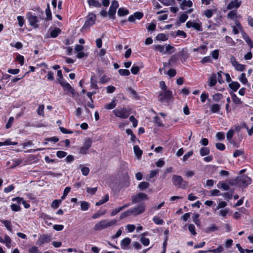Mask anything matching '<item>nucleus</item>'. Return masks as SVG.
<instances>
[{
	"mask_svg": "<svg viewBox=\"0 0 253 253\" xmlns=\"http://www.w3.org/2000/svg\"><path fill=\"white\" fill-rule=\"evenodd\" d=\"M158 100L162 104L168 106L173 100L172 92L171 90H160L157 96Z\"/></svg>",
	"mask_w": 253,
	"mask_h": 253,
	"instance_id": "1",
	"label": "nucleus"
},
{
	"mask_svg": "<svg viewBox=\"0 0 253 253\" xmlns=\"http://www.w3.org/2000/svg\"><path fill=\"white\" fill-rule=\"evenodd\" d=\"M117 220L116 219H104L97 223L94 226L95 231H100L105 228L113 226L116 224Z\"/></svg>",
	"mask_w": 253,
	"mask_h": 253,
	"instance_id": "2",
	"label": "nucleus"
},
{
	"mask_svg": "<svg viewBox=\"0 0 253 253\" xmlns=\"http://www.w3.org/2000/svg\"><path fill=\"white\" fill-rule=\"evenodd\" d=\"M172 182L175 186L178 188L185 189L188 186V182L183 180L182 177L178 175H173L171 178Z\"/></svg>",
	"mask_w": 253,
	"mask_h": 253,
	"instance_id": "3",
	"label": "nucleus"
},
{
	"mask_svg": "<svg viewBox=\"0 0 253 253\" xmlns=\"http://www.w3.org/2000/svg\"><path fill=\"white\" fill-rule=\"evenodd\" d=\"M113 112L117 117L124 119L127 118L130 114L129 110H127L124 107L117 108L114 110Z\"/></svg>",
	"mask_w": 253,
	"mask_h": 253,
	"instance_id": "4",
	"label": "nucleus"
},
{
	"mask_svg": "<svg viewBox=\"0 0 253 253\" xmlns=\"http://www.w3.org/2000/svg\"><path fill=\"white\" fill-rule=\"evenodd\" d=\"M236 183L240 186L246 187L251 182V178L247 175H240L237 177Z\"/></svg>",
	"mask_w": 253,
	"mask_h": 253,
	"instance_id": "5",
	"label": "nucleus"
},
{
	"mask_svg": "<svg viewBox=\"0 0 253 253\" xmlns=\"http://www.w3.org/2000/svg\"><path fill=\"white\" fill-rule=\"evenodd\" d=\"M92 141L90 138H86L84 143L82 147L79 149V153L81 154H86L87 153L88 150L91 146Z\"/></svg>",
	"mask_w": 253,
	"mask_h": 253,
	"instance_id": "6",
	"label": "nucleus"
},
{
	"mask_svg": "<svg viewBox=\"0 0 253 253\" xmlns=\"http://www.w3.org/2000/svg\"><path fill=\"white\" fill-rule=\"evenodd\" d=\"M230 62L232 65L235 68V70L238 71H243L245 70L246 65L240 64L236 60L235 57L231 55L230 57Z\"/></svg>",
	"mask_w": 253,
	"mask_h": 253,
	"instance_id": "7",
	"label": "nucleus"
},
{
	"mask_svg": "<svg viewBox=\"0 0 253 253\" xmlns=\"http://www.w3.org/2000/svg\"><path fill=\"white\" fill-rule=\"evenodd\" d=\"M118 7V2L116 0H113L108 11V15L110 18L115 19L116 10Z\"/></svg>",
	"mask_w": 253,
	"mask_h": 253,
	"instance_id": "8",
	"label": "nucleus"
},
{
	"mask_svg": "<svg viewBox=\"0 0 253 253\" xmlns=\"http://www.w3.org/2000/svg\"><path fill=\"white\" fill-rule=\"evenodd\" d=\"M28 20L32 26L35 28L39 27V20L37 16L29 12L27 14Z\"/></svg>",
	"mask_w": 253,
	"mask_h": 253,
	"instance_id": "9",
	"label": "nucleus"
},
{
	"mask_svg": "<svg viewBox=\"0 0 253 253\" xmlns=\"http://www.w3.org/2000/svg\"><path fill=\"white\" fill-rule=\"evenodd\" d=\"M96 20V15L93 13H89L87 17L86 21L84 25V28L89 27L93 25L95 23Z\"/></svg>",
	"mask_w": 253,
	"mask_h": 253,
	"instance_id": "10",
	"label": "nucleus"
},
{
	"mask_svg": "<svg viewBox=\"0 0 253 253\" xmlns=\"http://www.w3.org/2000/svg\"><path fill=\"white\" fill-rule=\"evenodd\" d=\"M145 199H147V195L144 193H139L133 195L131 200L133 203H136Z\"/></svg>",
	"mask_w": 253,
	"mask_h": 253,
	"instance_id": "11",
	"label": "nucleus"
},
{
	"mask_svg": "<svg viewBox=\"0 0 253 253\" xmlns=\"http://www.w3.org/2000/svg\"><path fill=\"white\" fill-rule=\"evenodd\" d=\"M145 210V207L144 205H141L137 207H135L129 209L131 214L138 215L143 213Z\"/></svg>",
	"mask_w": 253,
	"mask_h": 253,
	"instance_id": "12",
	"label": "nucleus"
},
{
	"mask_svg": "<svg viewBox=\"0 0 253 253\" xmlns=\"http://www.w3.org/2000/svg\"><path fill=\"white\" fill-rule=\"evenodd\" d=\"M51 240V238L50 236L46 235H42L39 237L37 240V243L40 245L42 246L44 244L47 243L49 242Z\"/></svg>",
	"mask_w": 253,
	"mask_h": 253,
	"instance_id": "13",
	"label": "nucleus"
},
{
	"mask_svg": "<svg viewBox=\"0 0 253 253\" xmlns=\"http://www.w3.org/2000/svg\"><path fill=\"white\" fill-rule=\"evenodd\" d=\"M60 84L62 86H63L65 90H66L68 92L74 94L75 93V91L72 87L70 85V84L67 83L64 80H60L59 81Z\"/></svg>",
	"mask_w": 253,
	"mask_h": 253,
	"instance_id": "14",
	"label": "nucleus"
},
{
	"mask_svg": "<svg viewBox=\"0 0 253 253\" xmlns=\"http://www.w3.org/2000/svg\"><path fill=\"white\" fill-rule=\"evenodd\" d=\"M241 1L238 0H232L227 6L228 9H237L241 4Z\"/></svg>",
	"mask_w": 253,
	"mask_h": 253,
	"instance_id": "15",
	"label": "nucleus"
},
{
	"mask_svg": "<svg viewBox=\"0 0 253 253\" xmlns=\"http://www.w3.org/2000/svg\"><path fill=\"white\" fill-rule=\"evenodd\" d=\"M143 14L140 12H136L133 15H131L128 17V20L129 22H134L135 19L140 20L142 18Z\"/></svg>",
	"mask_w": 253,
	"mask_h": 253,
	"instance_id": "16",
	"label": "nucleus"
},
{
	"mask_svg": "<svg viewBox=\"0 0 253 253\" xmlns=\"http://www.w3.org/2000/svg\"><path fill=\"white\" fill-rule=\"evenodd\" d=\"M217 83V75L216 74H212L211 76L209 78L208 84L210 87L214 86Z\"/></svg>",
	"mask_w": 253,
	"mask_h": 253,
	"instance_id": "17",
	"label": "nucleus"
},
{
	"mask_svg": "<svg viewBox=\"0 0 253 253\" xmlns=\"http://www.w3.org/2000/svg\"><path fill=\"white\" fill-rule=\"evenodd\" d=\"M193 5V2L190 0H183L180 3V8L182 10H185L186 7H191Z\"/></svg>",
	"mask_w": 253,
	"mask_h": 253,
	"instance_id": "18",
	"label": "nucleus"
},
{
	"mask_svg": "<svg viewBox=\"0 0 253 253\" xmlns=\"http://www.w3.org/2000/svg\"><path fill=\"white\" fill-rule=\"evenodd\" d=\"M0 243L5 244L6 246L10 248L11 247V240L8 235L4 236V239L0 236Z\"/></svg>",
	"mask_w": 253,
	"mask_h": 253,
	"instance_id": "19",
	"label": "nucleus"
},
{
	"mask_svg": "<svg viewBox=\"0 0 253 253\" xmlns=\"http://www.w3.org/2000/svg\"><path fill=\"white\" fill-rule=\"evenodd\" d=\"M131 239L128 237L123 239L121 242V246L122 249H126L128 245L130 244Z\"/></svg>",
	"mask_w": 253,
	"mask_h": 253,
	"instance_id": "20",
	"label": "nucleus"
},
{
	"mask_svg": "<svg viewBox=\"0 0 253 253\" xmlns=\"http://www.w3.org/2000/svg\"><path fill=\"white\" fill-rule=\"evenodd\" d=\"M221 108V106L218 104H212L210 107V111L212 113H218Z\"/></svg>",
	"mask_w": 253,
	"mask_h": 253,
	"instance_id": "21",
	"label": "nucleus"
},
{
	"mask_svg": "<svg viewBox=\"0 0 253 253\" xmlns=\"http://www.w3.org/2000/svg\"><path fill=\"white\" fill-rule=\"evenodd\" d=\"M90 87L91 88H93L95 89H97L98 88L97 84V81L96 80L95 76L94 74L91 76L90 78Z\"/></svg>",
	"mask_w": 253,
	"mask_h": 253,
	"instance_id": "22",
	"label": "nucleus"
},
{
	"mask_svg": "<svg viewBox=\"0 0 253 253\" xmlns=\"http://www.w3.org/2000/svg\"><path fill=\"white\" fill-rule=\"evenodd\" d=\"M166 45H162L160 44L155 45L154 46V49L156 51H158L161 52L162 54H166Z\"/></svg>",
	"mask_w": 253,
	"mask_h": 253,
	"instance_id": "23",
	"label": "nucleus"
},
{
	"mask_svg": "<svg viewBox=\"0 0 253 253\" xmlns=\"http://www.w3.org/2000/svg\"><path fill=\"white\" fill-rule=\"evenodd\" d=\"M230 95L231 96L233 102L235 104L240 105L242 104L243 102L241 101V99L239 98L235 93H230Z\"/></svg>",
	"mask_w": 253,
	"mask_h": 253,
	"instance_id": "24",
	"label": "nucleus"
},
{
	"mask_svg": "<svg viewBox=\"0 0 253 253\" xmlns=\"http://www.w3.org/2000/svg\"><path fill=\"white\" fill-rule=\"evenodd\" d=\"M229 86L234 91H236L239 88L240 84L237 82H232L229 84Z\"/></svg>",
	"mask_w": 253,
	"mask_h": 253,
	"instance_id": "25",
	"label": "nucleus"
},
{
	"mask_svg": "<svg viewBox=\"0 0 253 253\" xmlns=\"http://www.w3.org/2000/svg\"><path fill=\"white\" fill-rule=\"evenodd\" d=\"M150 184L148 182L143 181L140 182L138 185V188L141 190H144L147 189L149 187Z\"/></svg>",
	"mask_w": 253,
	"mask_h": 253,
	"instance_id": "26",
	"label": "nucleus"
},
{
	"mask_svg": "<svg viewBox=\"0 0 253 253\" xmlns=\"http://www.w3.org/2000/svg\"><path fill=\"white\" fill-rule=\"evenodd\" d=\"M210 150L208 147H202L200 150V154L201 156H205L210 154Z\"/></svg>",
	"mask_w": 253,
	"mask_h": 253,
	"instance_id": "27",
	"label": "nucleus"
},
{
	"mask_svg": "<svg viewBox=\"0 0 253 253\" xmlns=\"http://www.w3.org/2000/svg\"><path fill=\"white\" fill-rule=\"evenodd\" d=\"M60 33V29L58 28H56L50 32V37L51 38H55L57 37Z\"/></svg>",
	"mask_w": 253,
	"mask_h": 253,
	"instance_id": "28",
	"label": "nucleus"
},
{
	"mask_svg": "<svg viewBox=\"0 0 253 253\" xmlns=\"http://www.w3.org/2000/svg\"><path fill=\"white\" fill-rule=\"evenodd\" d=\"M89 208V204L86 201H81V210L82 211H86Z\"/></svg>",
	"mask_w": 253,
	"mask_h": 253,
	"instance_id": "29",
	"label": "nucleus"
},
{
	"mask_svg": "<svg viewBox=\"0 0 253 253\" xmlns=\"http://www.w3.org/2000/svg\"><path fill=\"white\" fill-rule=\"evenodd\" d=\"M217 187L219 188H221L224 190H227L230 188L229 185L228 184L221 181H220L217 184Z\"/></svg>",
	"mask_w": 253,
	"mask_h": 253,
	"instance_id": "30",
	"label": "nucleus"
},
{
	"mask_svg": "<svg viewBox=\"0 0 253 253\" xmlns=\"http://www.w3.org/2000/svg\"><path fill=\"white\" fill-rule=\"evenodd\" d=\"M129 13L128 10L125 8H120L118 11V15L122 16L127 15Z\"/></svg>",
	"mask_w": 253,
	"mask_h": 253,
	"instance_id": "31",
	"label": "nucleus"
},
{
	"mask_svg": "<svg viewBox=\"0 0 253 253\" xmlns=\"http://www.w3.org/2000/svg\"><path fill=\"white\" fill-rule=\"evenodd\" d=\"M133 150L135 155L137 156L138 158H140L142 154V150H140L138 145H135L133 147Z\"/></svg>",
	"mask_w": 253,
	"mask_h": 253,
	"instance_id": "32",
	"label": "nucleus"
},
{
	"mask_svg": "<svg viewBox=\"0 0 253 253\" xmlns=\"http://www.w3.org/2000/svg\"><path fill=\"white\" fill-rule=\"evenodd\" d=\"M88 3L90 6H93L95 7H100L101 4L96 0H88Z\"/></svg>",
	"mask_w": 253,
	"mask_h": 253,
	"instance_id": "33",
	"label": "nucleus"
},
{
	"mask_svg": "<svg viewBox=\"0 0 253 253\" xmlns=\"http://www.w3.org/2000/svg\"><path fill=\"white\" fill-rule=\"evenodd\" d=\"M165 49H166V54L167 53L169 54L174 52L175 50L174 47L169 44L166 45Z\"/></svg>",
	"mask_w": 253,
	"mask_h": 253,
	"instance_id": "34",
	"label": "nucleus"
},
{
	"mask_svg": "<svg viewBox=\"0 0 253 253\" xmlns=\"http://www.w3.org/2000/svg\"><path fill=\"white\" fill-rule=\"evenodd\" d=\"M109 200V195L108 194H106L105 196L100 200H99L98 202H96L95 204V205L97 206H100L104 203H106Z\"/></svg>",
	"mask_w": 253,
	"mask_h": 253,
	"instance_id": "35",
	"label": "nucleus"
},
{
	"mask_svg": "<svg viewBox=\"0 0 253 253\" xmlns=\"http://www.w3.org/2000/svg\"><path fill=\"white\" fill-rule=\"evenodd\" d=\"M1 222L4 225L6 229L11 232L12 231V227H11V222L9 220H2Z\"/></svg>",
	"mask_w": 253,
	"mask_h": 253,
	"instance_id": "36",
	"label": "nucleus"
},
{
	"mask_svg": "<svg viewBox=\"0 0 253 253\" xmlns=\"http://www.w3.org/2000/svg\"><path fill=\"white\" fill-rule=\"evenodd\" d=\"M158 41H166L168 39V36L164 34H159L156 37Z\"/></svg>",
	"mask_w": 253,
	"mask_h": 253,
	"instance_id": "37",
	"label": "nucleus"
},
{
	"mask_svg": "<svg viewBox=\"0 0 253 253\" xmlns=\"http://www.w3.org/2000/svg\"><path fill=\"white\" fill-rule=\"evenodd\" d=\"M199 52L201 54H205L208 50L207 46L206 45H202L198 47Z\"/></svg>",
	"mask_w": 253,
	"mask_h": 253,
	"instance_id": "38",
	"label": "nucleus"
},
{
	"mask_svg": "<svg viewBox=\"0 0 253 253\" xmlns=\"http://www.w3.org/2000/svg\"><path fill=\"white\" fill-rule=\"evenodd\" d=\"M79 167L81 169V171L83 175L86 176L88 174L89 172V169L88 168L86 167H83L81 165H80Z\"/></svg>",
	"mask_w": 253,
	"mask_h": 253,
	"instance_id": "39",
	"label": "nucleus"
},
{
	"mask_svg": "<svg viewBox=\"0 0 253 253\" xmlns=\"http://www.w3.org/2000/svg\"><path fill=\"white\" fill-rule=\"evenodd\" d=\"M45 13L46 15V19L48 20H50L52 19V15L51 12L49 8V3L47 5V8L45 9Z\"/></svg>",
	"mask_w": 253,
	"mask_h": 253,
	"instance_id": "40",
	"label": "nucleus"
},
{
	"mask_svg": "<svg viewBox=\"0 0 253 253\" xmlns=\"http://www.w3.org/2000/svg\"><path fill=\"white\" fill-rule=\"evenodd\" d=\"M214 10L213 9H207L205 10L204 12V14L208 18L211 17L214 12Z\"/></svg>",
	"mask_w": 253,
	"mask_h": 253,
	"instance_id": "41",
	"label": "nucleus"
},
{
	"mask_svg": "<svg viewBox=\"0 0 253 253\" xmlns=\"http://www.w3.org/2000/svg\"><path fill=\"white\" fill-rule=\"evenodd\" d=\"M239 80L244 84H246L248 82V80L246 77V74L242 73L239 77Z\"/></svg>",
	"mask_w": 253,
	"mask_h": 253,
	"instance_id": "42",
	"label": "nucleus"
},
{
	"mask_svg": "<svg viewBox=\"0 0 253 253\" xmlns=\"http://www.w3.org/2000/svg\"><path fill=\"white\" fill-rule=\"evenodd\" d=\"M141 243L145 246H147L149 245L150 240L148 238H145L144 236H141L140 239Z\"/></svg>",
	"mask_w": 253,
	"mask_h": 253,
	"instance_id": "43",
	"label": "nucleus"
},
{
	"mask_svg": "<svg viewBox=\"0 0 253 253\" xmlns=\"http://www.w3.org/2000/svg\"><path fill=\"white\" fill-rule=\"evenodd\" d=\"M223 97L222 94L217 93L212 95V99L215 102L219 101Z\"/></svg>",
	"mask_w": 253,
	"mask_h": 253,
	"instance_id": "44",
	"label": "nucleus"
},
{
	"mask_svg": "<svg viewBox=\"0 0 253 253\" xmlns=\"http://www.w3.org/2000/svg\"><path fill=\"white\" fill-rule=\"evenodd\" d=\"M199 214L198 213H194L193 216V221L197 225L200 226L201 222L199 219Z\"/></svg>",
	"mask_w": 253,
	"mask_h": 253,
	"instance_id": "45",
	"label": "nucleus"
},
{
	"mask_svg": "<svg viewBox=\"0 0 253 253\" xmlns=\"http://www.w3.org/2000/svg\"><path fill=\"white\" fill-rule=\"evenodd\" d=\"M116 106V103L115 100H113L110 103L107 104L105 105V108L107 109H114Z\"/></svg>",
	"mask_w": 253,
	"mask_h": 253,
	"instance_id": "46",
	"label": "nucleus"
},
{
	"mask_svg": "<svg viewBox=\"0 0 253 253\" xmlns=\"http://www.w3.org/2000/svg\"><path fill=\"white\" fill-rule=\"evenodd\" d=\"M44 106L43 105H40L37 110V113L39 115L43 117Z\"/></svg>",
	"mask_w": 253,
	"mask_h": 253,
	"instance_id": "47",
	"label": "nucleus"
},
{
	"mask_svg": "<svg viewBox=\"0 0 253 253\" xmlns=\"http://www.w3.org/2000/svg\"><path fill=\"white\" fill-rule=\"evenodd\" d=\"M237 17V12L235 10L230 11L227 14V18L231 19H234Z\"/></svg>",
	"mask_w": 253,
	"mask_h": 253,
	"instance_id": "48",
	"label": "nucleus"
},
{
	"mask_svg": "<svg viewBox=\"0 0 253 253\" xmlns=\"http://www.w3.org/2000/svg\"><path fill=\"white\" fill-rule=\"evenodd\" d=\"M200 62L203 64H204L207 63H211L212 59L211 57L209 56H205L201 59Z\"/></svg>",
	"mask_w": 253,
	"mask_h": 253,
	"instance_id": "49",
	"label": "nucleus"
},
{
	"mask_svg": "<svg viewBox=\"0 0 253 253\" xmlns=\"http://www.w3.org/2000/svg\"><path fill=\"white\" fill-rule=\"evenodd\" d=\"M161 3L166 6H169L173 4L174 0H158Z\"/></svg>",
	"mask_w": 253,
	"mask_h": 253,
	"instance_id": "50",
	"label": "nucleus"
},
{
	"mask_svg": "<svg viewBox=\"0 0 253 253\" xmlns=\"http://www.w3.org/2000/svg\"><path fill=\"white\" fill-rule=\"evenodd\" d=\"M223 251V248L222 247V246L219 245L216 249H213V250H209V252H211L213 253H220L222 252Z\"/></svg>",
	"mask_w": 253,
	"mask_h": 253,
	"instance_id": "51",
	"label": "nucleus"
},
{
	"mask_svg": "<svg viewBox=\"0 0 253 253\" xmlns=\"http://www.w3.org/2000/svg\"><path fill=\"white\" fill-rule=\"evenodd\" d=\"M153 221L157 225H162L164 222L163 220L157 216L153 217Z\"/></svg>",
	"mask_w": 253,
	"mask_h": 253,
	"instance_id": "52",
	"label": "nucleus"
},
{
	"mask_svg": "<svg viewBox=\"0 0 253 253\" xmlns=\"http://www.w3.org/2000/svg\"><path fill=\"white\" fill-rule=\"evenodd\" d=\"M118 72L121 76H128L130 75V72L127 69H119Z\"/></svg>",
	"mask_w": 253,
	"mask_h": 253,
	"instance_id": "53",
	"label": "nucleus"
},
{
	"mask_svg": "<svg viewBox=\"0 0 253 253\" xmlns=\"http://www.w3.org/2000/svg\"><path fill=\"white\" fill-rule=\"evenodd\" d=\"M217 229H218V228L214 224H212L211 227L207 228L206 229L205 231L207 233H210V232L216 231Z\"/></svg>",
	"mask_w": 253,
	"mask_h": 253,
	"instance_id": "54",
	"label": "nucleus"
},
{
	"mask_svg": "<svg viewBox=\"0 0 253 253\" xmlns=\"http://www.w3.org/2000/svg\"><path fill=\"white\" fill-rule=\"evenodd\" d=\"M131 213H130V210H128L125 212H124L123 213H122L120 216V219H123L125 218H126V217H127V216H129L130 215H131Z\"/></svg>",
	"mask_w": 253,
	"mask_h": 253,
	"instance_id": "55",
	"label": "nucleus"
},
{
	"mask_svg": "<svg viewBox=\"0 0 253 253\" xmlns=\"http://www.w3.org/2000/svg\"><path fill=\"white\" fill-rule=\"evenodd\" d=\"M193 28L198 31H202L203 30L201 23L194 22L193 24Z\"/></svg>",
	"mask_w": 253,
	"mask_h": 253,
	"instance_id": "56",
	"label": "nucleus"
},
{
	"mask_svg": "<svg viewBox=\"0 0 253 253\" xmlns=\"http://www.w3.org/2000/svg\"><path fill=\"white\" fill-rule=\"evenodd\" d=\"M159 86L161 88V90H169L168 89V87L166 85L165 82L164 81H161L159 83Z\"/></svg>",
	"mask_w": 253,
	"mask_h": 253,
	"instance_id": "57",
	"label": "nucleus"
},
{
	"mask_svg": "<svg viewBox=\"0 0 253 253\" xmlns=\"http://www.w3.org/2000/svg\"><path fill=\"white\" fill-rule=\"evenodd\" d=\"M28 252L29 253H41L37 247L36 246H33L31 248H30Z\"/></svg>",
	"mask_w": 253,
	"mask_h": 253,
	"instance_id": "58",
	"label": "nucleus"
},
{
	"mask_svg": "<svg viewBox=\"0 0 253 253\" xmlns=\"http://www.w3.org/2000/svg\"><path fill=\"white\" fill-rule=\"evenodd\" d=\"M60 202L61 201L59 200H54L52 202L51 206L53 209H57V208L59 207Z\"/></svg>",
	"mask_w": 253,
	"mask_h": 253,
	"instance_id": "59",
	"label": "nucleus"
},
{
	"mask_svg": "<svg viewBox=\"0 0 253 253\" xmlns=\"http://www.w3.org/2000/svg\"><path fill=\"white\" fill-rule=\"evenodd\" d=\"M228 212L229 210L228 209H222L219 211V215L221 216L225 217L227 215Z\"/></svg>",
	"mask_w": 253,
	"mask_h": 253,
	"instance_id": "60",
	"label": "nucleus"
},
{
	"mask_svg": "<svg viewBox=\"0 0 253 253\" xmlns=\"http://www.w3.org/2000/svg\"><path fill=\"white\" fill-rule=\"evenodd\" d=\"M129 121L132 122V126L134 127H136L137 126L138 121L137 120L134 118L133 116H131L129 117Z\"/></svg>",
	"mask_w": 253,
	"mask_h": 253,
	"instance_id": "61",
	"label": "nucleus"
},
{
	"mask_svg": "<svg viewBox=\"0 0 253 253\" xmlns=\"http://www.w3.org/2000/svg\"><path fill=\"white\" fill-rule=\"evenodd\" d=\"M130 70L133 74L136 75L139 71V68L137 66L133 65Z\"/></svg>",
	"mask_w": 253,
	"mask_h": 253,
	"instance_id": "62",
	"label": "nucleus"
},
{
	"mask_svg": "<svg viewBox=\"0 0 253 253\" xmlns=\"http://www.w3.org/2000/svg\"><path fill=\"white\" fill-rule=\"evenodd\" d=\"M67 153L63 151H58L56 153V156L59 158H62L67 155Z\"/></svg>",
	"mask_w": 253,
	"mask_h": 253,
	"instance_id": "63",
	"label": "nucleus"
},
{
	"mask_svg": "<svg viewBox=\"0 0 253 253\" xmlns=\"http://www.w3.org/2000/svg\"><path fill=\"white\" fill-rule=\"evenodd\" d=\"M188 16L187 14L185 13L182 14L179 17V20L181 23H184L187 19Z\"/></svg>",
	"mask_w": 253,
	"mask_h": 253,
	"instance_id": "64",
	"label": "nucleus"
}]
</instances>
